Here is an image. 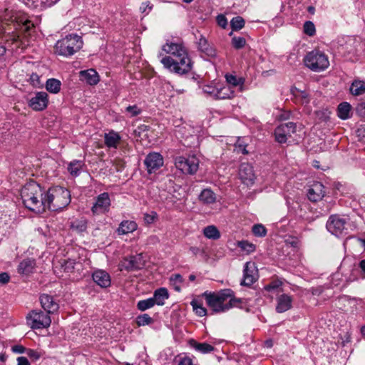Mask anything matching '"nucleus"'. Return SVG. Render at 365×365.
<instances>
[{
	"instance_id": "nucleus-1",
	"label": "nucleus",
	"mask_w": 365,
	"mask_h": 365,
	"mask_svg": "<svg viewBox=\"0 0 365 365\" xmlns=\"http://www.w3.org/2000/svg\"><path fill=\"white\" fill-rule=\"evenodd\" d=\"M24 205L29 210L36 212H45V190L34 181L26 183L21 190Z\"/></svg>"
},
{
	"instance_id": "nucleus-2",
	"label": "nucleus",
	"mask_w": 365,
	"mask_h": 365,
	"mask_svg": "<svg viewBox=\"0 0 365 365\" xmlns=\"http://www.w3.org/2000/svg\"><path fill=\"white\" fill-rule=\"evenodd\" d=\"M45 211H58L66 207L71 202L69 191L62 187L56 186L45 190Z\"/></svg>"
},
{
	"instance_id": "nucleus-3",
	"label": "nucleus",
	"mask_w": 365,
	"mask_h": 365,
	"mask_svg": "<svg viewBox=\"0 0 365 365\" xmlns=\"http://www.w3.org/2000/svg\"><path fill=\"white\" fill-rule=\"evenodd\" d=\"M163 51L173 56H165L160 59L161 63L164 67L171 72L181 74V67L180 64L182 63V46L178 43H166L163 46Z\"/></svg>"
},
{
	"instance_id": "nucleus-4",
	"label": "nucleus",
	"mask_w": 365,
	"mask_h": 365,
	"mask_svg": "<svg viewBox=\"0 0 365 365\" xmlns=\"http://www.w3.org/2000/svg\"><path fill=\"white\" fill-rule=\"evenodd\" d=\"M83 46V41L76 34H70L58 40L54 47L55 53L63 56H71L79 51Z\"/></svg>"
},
{
	"instance_id": "nucleus-5",
	"label": "nucleus",
	"mask_w": 365,
	"mask_h": 365,
	"mask_svg": "<svg viewBox=\"0 0 365 365\" xmlns=\"http://www.w3.org/2000/svg\"><path fill=\"white\" fill-rule=\"evenodd\" d=\"M232 295V291L229 289H222L219 292H205L203 297L207 304L214 312H224L227 311L225 302Z\"/></svg>"
},
{
	"instance_id": "nucleus-6",
	"label": "nucleus",
	"mask_w": 365,
	"mask_h": 365,
	"mask_svg": "<svg viewBox=\"0 0 365 365\" xmlns=\"http://www.w3.org/2000/svg\"><path fill=\"white\" fill-rule=\"evenodd\" d=\"M304 62L305 66L314 72H320L329 66L328 57L323 53L318 51H312L308 53Z\"/></svg>"
},
{
	"instance_id": "nucleus-7",
	"label": "nucleus",
	"mask_w": 365,
	"mask_h": 365,
	"mask_svg": "<svg viewBox=\"0 0 365 365\" xmlns=\"http://www.w3.org/2000/svg\"><path fill=\"white\" fill-rule=\"evenodd\" d=\"M27 324L33 329L47 328L51 325L49 314L42 311L32 310L26 316Z\"/></svg>"
},
{
	"instance_id": "nucleus-8",
	"label": "nucleus",
	"mask_w": 365,
	"mask_h": 365,
	"mask_svg": "<svg viewBox=\"0 0 365 365\" xmlns=\"http://www.w3.org/2000/svg\"><path fill=\"white\" fill-rule=\"evenodd\" d=\"M145 263V260L143 254H138L123 258L119 264V268L120 271H135L143 268Z\"/></svg>"
},
{
	"instance_id": "nucleus-9",
	"label": "nucleus",
	"mask_w": 365,
	"mask_h": 365,
	"mask_svg": "<svg viewBox=\"0 0 365 365\" xmlns=\"http://www.w3.org/2000/svg\"><path fill=\"white\" fill-rule=\"evenodd\" d=\"M296 124L292 122L281 124L275 129V139L279 143H284L296 132Z\"/></svg>"
},
{
	"instance_id": "nucleus-10",
	"label": "nucleus",
	"mask_w": 365,
	"mask_h": 365,
	"mask_svg": "<svg viewBox=\"0 0 365 365\" xmlns=\"http://www.w3.org/2000/svg\"><path fill=\"white\" fill-rule=\"evenodd\" d=\"M48 105V96L44 91L35 93L28 101V106L35 111H42L47 108Z\"/></svg>"
},
{
	"instance_id": "nucleus-11",
	"label": "nucleus",
	"mask_w": 365,
	"mask_h": 365,
	"mask_svg": "<svg viewBox=\"0 0 365 365\" xmlns=\"http://www.w3.org/2000/svg\"><path fill=\"white\" fill-rule=\"evenodd\" d=\"M164 163L163 157L156 152L150 153L145 158L144 164L149 174L155 173Z\"/></svg>"
},
{
	"instance_id": "nucleus-12",
	"label": "nucleus",
	"mask_w": 365,
	"mask_h": 365,
	"mask_svg": "<svg viewBox=\"0 0 365 365\" xmlns=\"http://www.w3.org/2000/svg\"><path fill=\"white\" fill-rule=\"evenodd\" d=\"M345 219L339 215H331L327 222V228L332 235L336 236L341 235L346 230Z\"/></svg>"
},
{
	"instance_id": "nucleus-13",
	"label": "nucleus",
	"mask_w": 365,
	"mask_h": 365,
	"mask_svg": "<svg viewBox=\"0 0 365 365\" xmlns=\"http://www.w3.org/2000/svg\"><path fill=\"white\" fill-rule=\"evenodd\" d=\"M110 206V200L108 192L100 194L93 204L91 211L93 215H99L108 212Z\"/></svg>"
},
{
	"instance_id": "nucleus-14",
	"label": "nucleus",
	"mask_w": 365,
	"mask_h": 365,
	"mask_svg": "<svg viewBox=\"0 0 365 365\" xmlns=\"http://www.w3.org/2000/svg\"><path fill=\"white\" fill-rule=\"evenodd\" d=\"M239 178L241 182L247 187L252 186L255 183L256 175L253 167L249 163H242L239 169Z\"/></svg>"
},
{
	"instance_id": "nucleus-15",
	"label": "nucleus",
	"mask_w": 365,
	"mask_h": 365,
	"mask_svg": "<svg viewBox=\"0 0 365 365\" xmlns=\"http://www.w3.org/2000/svg\"><path fill=\"white\" fill-rule=\"evenodd\" d=\"M242 285L250 286L257 280V267L255 262H247L244 267Z\"/></svg>"
},
{
	"instance_id": "nucleus-16",
	"label": "nucleus",
	"mask_w": 365,
	"mask_h": 365,
	"mask_svg": "<svg viewBox=\"0 0 365 365\" xmlns=\"http://www.w3.org/2000/svg\"><path fill=\"white\" fill-rule=\"evenodd\" d=\"M192 61L188 56V53L184 50V80L196 83L197 85L200 83V76L192 71Z\"/></svg>"
},
{
	"instance_id": "nucleus-17",
	"label": "nucleus",
	"mask_w": 365,
	"mask_h": 365,
	"mask_svg": "<svg viewBox=\"0 0 365 365\" xmlns=\"http://www.w3.org/2000/svg\"><path fill=\"white\" fill-rule=\"evenodd\" d=\"M326 194L324 185L319 182L312 184L307 191V197L310 201L318 202L322 200Z\"/></svg>"
},
{
	"instance_id": "nucleus-18",
	"label": "nucleus",
	"mask_w": 365,
	"mask_h": 365,
	"mask_svg": "<svg viewBox=\"0 0 365 365\" xmlns=\"http://www.w3.org/2000/svg\"><path fill=\"white\" fill-rule=\"evenodd\" d=\"M293 297L287 294H278L276 297V312L284 313L292 307Z\"/></svg>"
},
{
	"instance_id": "nucleus-19",
	"label": "nucleus",
	"mask_w": 365,
	"mask_h": 365,
	"mask_svg": "<svg viewBox=\"0 0 365 365\" xmlns=\"http://www.w3.org/2000/svg\"><path fill=\"white\" fill-rule=\"evenodd\" d=\"M92 278L94 282L101 288H107L111 284L110 274L103 269H97L93 272Z\"/></svg>"
},
{
	"instance_id": "nucleus-20",
	"label": "nucleus",
	"mask_w": 365,
	"mask_h": 365,
	"mask_svg": "<svg viewBox=\"0 0 365 365\" xmlns=\"http://www.w3.org/2000/svg\"><path fill=\"white\" fill-rule=\"evenodd\" d=\"M40 302L43 309L46 310L48 314H53L59 308L58 304L54 302L53 298L46 294L41 295Z\"/></svg>"
},
{
	"instance_id": "nucleus-21",
	"label": "nucleus",
	"mask_w": 365,
	"mask_h": 365,
	"mask_svg": "<svg viewBox=\"0 0 365 365\" xmlns=\"http://www.w3.org/2000/svg\"><path fill=\"white\" fill-rule=\"evenodd\" d=\"M79 77L81 81L91 86L96 85L100 81L98 73L92 68L81 71L79 72Z\"/></svg>"
},
{
	"instance_id": "nucleus-22",
	"label": "nucleus",
	"mask_w": 365,
	"mask_h": 365,
	"mask_svg": "<svg viewBox=\"0 0 365 365\" xmlns=\"http://www.w3.org/2000/svg\"><path fill=\"white\" fill-rule=\"evenodd\" d=\"M197 46L198 49L206 56L211 58L216 57L217 52L215 48L210 45L207 40L202 35L200 36V38L197 41Z\"/></svg>"
},
{
	"instance_id": "nucleus-23",
	"label": "nucleus",
	"mask_w": 365,
	"mask_h": 365,
	"mask_svg": "<svg viewBox=\"0 0 365 365\" xmlns=\"http://www.w3.org/2000/svg\"><path fill=\"white\" fill-rule=\"evenodd\" d=\"M292 94L297 103L307 106L310 102V96L307 91L294 88L292 89Z\"/></svg>"
},
{
	"instance_id": "nucleus-24",
	"label": "nucleus",
	"mask_w": 365,
	"mask_h": 365,
	"mask_svg": "<svg viewBox=\"0 0 365 365\" xmlns=\"http://www.w3.org/2000/svg\"><path fill=\"white\" fill-rule=\"evenodd\" d=\"M121 138L120 135L111 130L108 133H105L104 135V142L105 145L109 148H115L116 149L120 142Z\"/></svg>"
},
{
	"instance_id": "nucleus-25",
	"label": "nucleus",
	"mask_w": 365,
	"mask_h": 365,
	"mask_svg": "<svg viewBox=\"0 0 365 365\" xmlns=\"http://www.w3.org/2000/svg\"><path fill=\"white\" fill-rule=\"evenodd\" d=\"M137 228L138 225L135 221L123 220L120 223L116 232L120 235H127L133 232Z\"/></svg>"
},
{
	"instance_id": "nucleus-26",
	"label": "nucleus",
	"mask_w": 365,
	"mask_h": 365,
	"mask_svg": "<svg viewBox=\"0 0 365 365\" xmlns=\"http://www.w3.org/2000/svg\"><path fill=\"white\" fill-rule=\"evenodd\" d=\"M198 168L199 160L195 155L189 156L184 161V171L186 170L188 174H195L197 171Z\"/></svg>"
},
{
	"instance_id": "nucleus-27",
	"label": "nucleus",
	"mask_w": 365,
	"mask_h": 365,
	"mask_svg": "<svg viewBox=\"0 0 365 365\" xmlns=\"http://www.w3.org/2000/svg\"><path fill=\"white\" fill-rule=\"evenodd\" d=\"M188 344L202 354H207L214 351L215 348L212 345L207 343H198L194 339L188 340Z\"/></svg>"
},
{
	"instance_id": "nucleus-28",
	"label": "nucleus",
	"mask_w": 365,
	"mask_h": 365,
	"mask_svg": "<svg viewBox=\"0 0 365 365\" xmlns=\"http://www.w3.org/2000/svg\"><path fill=\"white\" fill-rule=\"evenodd\" d=\"M168 292L165 288H159L154 292L153 297H152L155 304L163 305L165 300L168 298Z\"/></svg>"
},
{
	"instance_id": "nucleus-29",
	"label": "nucleus",
	"mask_w": 365,
	"mask_h": 365,
	"mask_svg": "<svg viewBox=\"0 0 365 365\" xmlns=\"http://www.w3.org/2000/svg\"><path fill=\"white\" fill-rule=\"evenodd\" d=\"M202 233L206 238L212 240H217L221 236L220 230L215 225L205 227L202 230Z\"/></svg>"
},
{
	"instance_id": "nucleus-30",
	"label": "nucleus",
	"mask_w": 365,
	"mask_h": 365,
	"mask_svg": "<svg viewBox=\"0 0 365 365\" xmlns=\"http://www.w3.org/2000/svg\"><path fill=\"white\" fill-rule=\"evenodd\" d=\"M35 267V262L31 259H26L20 262L18 270L19 272L24 274H28L33 272Z\"/></svg>"
},
{
	"instance_id": "nucleus-31",
	"label": "nucleus",
	"mask_w": 365,
	"mask_h": 365,
	"mask_svg": "<svg viewBox=\"0 0 365 365\" xmlns=\"http://www.w3.org/2000/svg\"><path fill=\"white\" fill-rule=\"evenodd\" d=\"M350 93L354 96H361L365 93V82L354 80L350 86Z\"/></svg>"
},
{
	"instance_id": "nucleus-32",
	"label": "nucleus",
	"mask_w": 365,
	"mask_h": 365,
	"mask_svg": "<svg viewBox=\"0 0 365 365\" xmlns=\"http://www.w3.org/2000/svg\"><path fill=\"white\" fill-rule=\"evenodd\" d=\"M234 96V91L230 86H217L216 99H227Z\"/></svg>"
},
{
	"instance_id": "nucleus-33",
	"label": "nucleus",
	"mask_w": 365,
	"mask_h": 365,
	"mask_svg": "<svg viewBox=\"0 0 365 365\" xmlns=\"http://www.w3.org/2000/svg\"><path fill=\"white\" fill-rule=\"evenodd\" d=\"M351 106L347 102L341 103L337 108L338 116L342 119L346 120L351 117Z\"/></svg>"
},
{
	"instance_id": "nucleus-34",
	"label": "nucleus",
	"mask_w": 365,
	"mask_h": 365,
	"mask_svg": "<svg viewBox=\"0 0 365 365\" xmlns=\"http://www.w3.org/2000/svg\"><path fill=\"white\" fill-rule=\"evenodd\" d=\"M83 165V161L74 160L68 164V171L72 176L76 177L80 175Z\"/></svg>"
},
{
	"instance_id": "nucleus-35",
	"label": "nucleus",
	"mask_w": 365,
	"mask_h": 365,
	"mask_svg": "<svg viewBox=\"0 0 365 365\" xmlns=\"http://www.w3.org/2000/svg\"><path fill=\"white\" fill-rule=\"evenodd\" d=\"M199 199L203 203L211 204L215 202L216 196L210 189H205L199 195Z\"/></svg>"
},
{
	"instance_id": "nucleus-36",
	"label": "nucleus",
	"mask_w": 365,
	"mask_h": 365,
	"mask_svg": "<svg viewBox=\"0 0 365 365\" xmlns=\"http://www.w3.org/2000/svg\"><path fill=\"white\" fill-rule=\"evenodd\" d=\"M170 287L178 292L181 291L182 286V277L180 274H172L170 277Z\"/></svg>"
},
{
	"instance_id": "nucleus-37",
	"label": "nucleus",
	"mask_w": 365,
	"mask_h": 365,
	"mask_svg": "<svg viewBox=\"0 0 365 365\" xmlns=\"http://www.w3.org/2000/svg\"><path fill=\"white\" fill-rule=\"evenodd\" d=\"M71 227L77 232H85L87 229V221L83 218L75 220L71 222Z\"/></svg>"
},
{
	"instance_id": "nucleus-38",
	"label": "nucleus",
	"mask_w": 365,
	"mask_h": 365,
	"mask_svg": "<svg viewBox=\"0 0 365 365\" xmlns=\"http://www.w3.org/2000/svg\"><path fill=\"white\" fill-rule=\"evenodd\" d=\"M46 88L48 91L52 93H57L61 89V82L55 78L47 80Z\"/></svg>"
},
{
	"instance_id": "nucleus-39",
	"label": "nucleus",
	"mask_w": 365,
	"mask_h": 365,
	"mask_svg": "<svg viewBox=\"0 0 365 365\" xmlns=\"http://www.w3.org/2000/svg\"><path fill=\"white\" fill-rule=\"evenodd\" d=\"M191 305L192 307L193 311L199 317H204L207 314L206 309L203 307L202 303L198 302L197 300L193 299L191 302Z\"/></svg>"
},
{
	"instance_id": "nucleus-40",
	"label": "nucleus",
	"mask_w": 365,
	"mask_h": 365,
	"mask_svg": "<svg viewBox=\"0 0 365 365\" xmlns=\"http://www.w3.org/2000/svg\"><path fill=\"white\" fill-rule=\"evenodd\" d=\"M237 247L247 254L252 253L255 250V245L248 241L242 240L237 242Z\"/></svg>"
},
{
	"instance_id": "nucleus-41",
	"label": "nucleus",
	"mask_w": 365,
	"mask_h": 365,
	"mask_svg": "<svg viewBox=\"0 0 365 365\" xmlns=\"http://www.w3.org/2000/svg\"><path fill=\"white\" fill-rule=\"evenodd\" d=\"M155 304L152 297L147 299L140 300L137 304V307L139 310L143 312L153 307Z\"/></svg>"
},
{
	"instance_id": "nucleus-42",
	"label": "nucleus",
	"mask_w": 365,
	"mask_h": 365,
	"mask_svg": "<svg viewBox=\"0 0 365 365\" xmlns=\"http://www.w3.org/2000/svg\"><path fill=\"white\" fill-rule=\"evenodd\" d=\"M230 25L232 30H240L245 26V20L241 16L234 17L230 21Z\"/></svg>"
},
{
	"instance_id": "nucleus-43",
	"label": "nucleus",
	"mask_w": 365,
	"mask_h": 365,
	"mask_svg": "<svg viewBox=\"0 0 365 365\" xmlns=\"http://www.w3.org/2000/svg\"><path fill=\"white\" fill-rule=\"evenodd\" d=\"M228 299H230L229 302L226 304L227 310L232 307H242L241 304H242L243 299L235 297L233 292L232 297H229Z\"/></svg>"
},
{
	"instance_id": "nucleus-44",
	"label": "nucleus",
	"mask_w": 365,
	"mask_h": 365,
	"mask_svg": "<svg viewBox=\"0 0 365 365\" xmlns=\"http://www.w3.org/2000/svg\"><path fill=\"white\" fill-rule=\"evenodd\" d=\"M304 33L309 36H313L316 33L315 26L310 21H305L303 26Z\"/></svg>"
},
{
	"instance_id": "nucleus-45",
	"label": "nucleus",
	"mask_w": 365,
	"mask_h": 365,
	"mask_svg": "<svg viewBox=\"0 0 365 365\" xmlns=\"http://www.w3.org/2000/svg\"><path fill=\"white\" fill-rule=\"evenodd\" d=\"M153 322V319L147 314L140 315L137 317V324L140 326H145L151 324Z\"/></svg>"
},
{
	"instance_id": "nucleus-46",
	"label": "nucleus",
	"mask_w": 365,
	"mask_h": 365,
	"mask_svg": "<svg viewBox=\"0 0 365 365\" xmlns=\"http://www.w3.org/2000/svg\"><path fill=\"white\" fill-rule=\"evenodd\" d=\"M226 81L228 83L227 86H230L231 88L242 86L243 84V81L241 78H237L236 76L232 75H226Z\"/></svg>"
},
{
	"instance_id": "nucleus-47",
	"label": "nucleus",
	"mask_w": 365,
	"mask_h": 365,
	"mask_svg": "<svg viewBox=\"0 0 365 365\" xmlns=\"http://www.w3.org/2000/svg\"><path fill=\"white\" fill-rule=\"evenodd\" d=\"M232 45L236 49H240L243 48L246 44V40L244 37L234 36L232 38Z\"/></svg>"
},
{
	"instance_id": "nucleus-48",
	"label": "nucleus",
	"mask_w": 365,
	"mask_h": 365,
	"mask_svg": "<svg viewBox=\"0 0 365 365\" xmlns=\"http://www.w3.org/2000/svg\"><path fill=\"white\" fill-rule=\"evenodd\" d=\"M252 232L257 237H264L267 234V230L262 225L257 224L253 226Z\"/></svg>"
},
{
	"instance_id": "nucleus-49",
	"label": "nucleus",
	"mask_w": 365,
	"mask_h": 365,
	"mask_svg": "<svg viewBox=\"0 0 365 365\" xmlns=\"http://www.w3.org/2000/svg\"><path fill=\"white\" fill-rule=\"evenodd\" d=\"M76 261L74 259H68L64 261L62 264V267L66 272H72L75 268Z\"/></svg>"
},
{
	"instance_id": "nucleus-50",
	"label": "nucleus",
	"mask_w": 365,
	"mask_h": 365,
	"mask_svg": "<svg viewBox=\"0 0 365 365\" xmlns=\"http://www.w3.org/2000/svg\"><path fill=\"white\" fill-rule=\"evenodd\" d=\"M125 111L128 113L130 117H135L140 114L141 109L136 105L129 106L125 108Z\"/></svg>"
},
{
	"instance_id": "nucleus-51",
	"label": "nucleus",
	"mask_w": 365,
	"mask_h": 365,
	"mask_svg": "<svg viewBox=\"0 0 365 365\" xmlns=\"http://www.w3.org/2000/svg\"><path fill=\"white\" fill-rule=\"evenodd\" d=\"M203 92L209 94L210 96L214 97L216 99L217 92V86H213L212 85H206L202 88Z\"/></svg>"
},
{
	"instance_id": "nucleus-52",
	"label": "nucleus",
	"mask_w": 365,
	"mask_h": 365,
	"mask_svg": "<svg viewBox=\"0 0 365 365\" xmlns=\"http://www.w3.org/2000/svg\"><path fill=\"white\" fill-rule=\"evenodd\" d=\"M153 6L150 1L143 2L140 5V10L142 13L148 14L152 9Z\"/></svg>"
},
{
	"instance_id": "nucleus-53",
	"label": "nucleus",
	"mask_w": 365,
	"mask_h": 365,
	"mask_svg": "<svg viewBox=\"0 0 365 365\" xmlns=\"http://www.w3.org/2000/svg\"><path fill=\"white\" fill-rule=\"evenodd\" d=\"M216 20H217V24L222 27V29H225L227 26V20L226 19V17L222 15V14H220L217 16L216 18Z\"/></svg>"
},
{
	"instance_id": "nucleus-54",
	"label": "nucleus",
	"mask_w": 365,
	"mask_h": 365,
	"mask_svg": "<svg viewBox=\"0 0 365 365\" xmlns=\"http://www.w3.org/2000/svg\"><path fill=\"white\" fill-rule=\"evenodd\" d=\"M26 354L31 359H32L34 361L39 359L40 357L41 356V354L40 352H38L36 350H34V349H28L26 351Z\"/></svg>"
},
{
	"instance_id": "nucleus-55",
	"label": "nucleus",
	"mask_w": 365,
	"mask_h": 365,
	"mask_svg": "<svg viewBox=\"0 0 365 365\" xmlns=\"http://www.w3.org/2000/svg\"><path fill=\"white\" fill-rule=\"evenodd\" d=\"M175 166L180 173H182V158L181 156L175 158Z\"/></svg>"
},
{
	"instance_id": "nucleus-56",
	"label": "nucleus",
	"mask_w": 365,
	"mask_h": 365,
	"mask_svg": "<svg viewBox=\"0 0 365 365\" xmlns=\"http://www.w3.org/2000/svg\"><path fill=\"white\" fill-rule=\"evenodd\" d=\"M10 277L6 272L0 273V284H5L9 282Z\"/></svg>"
},
{
	"instance_id": "nucleus-57",
	"label": "nucleus",
	"mask_w": 365,
	"mask_h": 365,
	"mask_svg": "<svg viewBox=\"0 0 365 365\" xmlns=\"http://www.w3.org/2000/svg\"><path fill=\"white\" fill-rule=\"evenodd\" d=\"M157 217V214L155 212H152L151 214H145L144 219L147 223H153L155 219Z\"/></svg>"
},
{
	"instance_id": "nucleus-58",
	"label": "nucleus",
	"mask_w": 365,
	"mask_h": 365,
	"mask_svg": "<svg viewBox=\"0 0 365 365\" xmlns=\"http://www.w3.org/2000/svg\"><path fill=\"white\" fill-rule=\"evenodd\" d=\"M11 350L16 354H23L26 351V348L22 345H15L11 347Z\"/></svg>"
},
{
	"instance_id": "nucleus-59",
	"label": "nucleus",
	"mask_w": 365,
	"mask_h": 365,
	"mask_svg": "<svg viewBox=\"0 0 365 365\" xmlns=\"http://www.w3.org/2000/svg\"><path fill=\"white\" fill-rule=\"evenodd\" d=\"M30 80L34 86H38L40 84L39 76L36 73H33L30 77Z\"/></svg>"
},
{
	"instance_id": "nucleus-60",
	"label": "nucleus",
	"mask_w": 365,
	"mask_h": 365,
	"mask_svg": "<svg viewBox=\"0 0 365 365\" xmlns=\"http://www.w3.org/2000/svg\"><path fill=\"white\" fill-rule=\"evenodd\" d=\"M17 365H31L28 359L24 356L17 358Z\"/></svg>"
},
{
	"instance_id": "nucleus-61",
	"label": "nucleus",
	"mask_w": 365,
	"mask_h": 365,
	"mask_svg": "<svg viewBox=\"0 0 365 365\" xmlns=\"http://www.w3.org/2000/svg\"><path fill=\"white\" fill-rule=\"evenodd\" d=\"M19 36L16 34H12L9 36L6 39L7 42H11V43H14L18 42Z\"/></svg>"
},
{
	"instance_id": "nucleus-62",
	"label": "nucleus",
	"mask_w": 365,
	"mask_h": 365,
	"mask_svg": "<svg viewBox=\"0 0 365 365\" xmlns=\"http://www.w3.org/2000/svg\"><path fill=\"white\" fill-rule=\"evenodd\" d=\"M279 287V284L277 282H271L265 286V289L267 291H271L272 289H277Z\"/></svg>"
},
{
	"instance_id": "nucleus-63",
	"label": "nucleus",
	"mask_w": 365,
	"mask_h": 365,
	"mask_svg": "<svg viewBox=\"0 0 365 365\" xmlns=\"http://www.w3.org/2000/svg\"><path fill=\"white\" fill-rule=\"evenodd\" d=\"M34 26V24H31L29 21H25V23L23 25V27H24V30L25 31H30L31 28H32Z\"/></svg>"
},
{
	"instance_id": "nucleus-64",
	"label": "nucleus",
	"mask_w": 365,
	"mask_h": 365,
	"mask_svg": "<svg viewBox=\"0 0 365 365\" xmlns=\"http://www.w3.org/2000/svg\"><path fill=\"white\" fill-rule=\"evenodd\" d=\"M184 365H194L192 359L184 356Z\"/></svg>"
}]
</instances>
